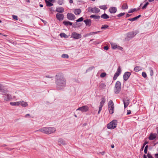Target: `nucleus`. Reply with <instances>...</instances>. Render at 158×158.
I'll return each instance as SVG.
<instances>
[{
	"label": "nucleus",
	"instance_id": "1",
	"mask_svg": "<svg viewBox=\"0 0 158 158\" xmlns=\"http://www.w3.org/2000/svg\"><path fill=\"white\" fill-rule=\"evenodd\" d=\"M55 83L58 90L63 89L66 85V81L62 75L58 74L56 76Z\"/></svg>",
	"mask_w": 158,
	"mask_h": 158
},
{
	"label": "nucleus",
	"instance_id": "2",
	"mask_svg": "<svg viewBox=\"0 0 158 158\" xmlns=\"http://www.w3.org/2000/svg\"><path fill=\"white\" fill-rule=\"evenodd\" d=\"M8 92L7 89L2 91V94L3 95L2 98L5 101H10L12 99V96L8 94Z\"/></svg>",
	"mask_w": 158,
	"mask_h": 158
},
{
	"label": "nucleus",
	"instance_id": "3",
	"mask_svg": "<svg viewBox=\"0 0 158 158\" xmlns=\"http://www.w3.org/2000/svg\"><path fill=\"white\" fill-rule=\"evenodd\" d=\"M121 90V83L119 81H117L115 85L114 89V92L115 94H118Z\"/></svg>",
	"mask_w": 158,
	"mask_h": 158
},
{
	"label": "nucleus",
	"instance_id": "4",
	"mask_svg": "<svg viewBox=\"0 0 158 158\" xmlns=\"http://www.w3.org/2000/svg\"><path fill=\"white\" fill-rule=\"evenodd\" d=\"M117 122V121L116 120H113L111 122L107 124V128L108 129H114L116 127Z\"/></svg>",
	"mask_w": 158,
	"mask_h": 158
},
{
	"label": "nucleus",
	"instance_id": "5",
	"mask_svg": "<svg viewBox=\"0 0 158 158\" xmlns=\"http://www.w3.org/2000/svg\"><path fill=\"white\" fill-rule=\"evenodd\" d=\"M114 105L113 102L112 100H110L108 102V109L109 113L110 114H112L114 113Z\"/></svg>",
	"mask_w": 158,
	"mask_h": 158
},
{
	"label": "nucleus",
	"instance_id": "6",
	"mask_svg": "<svg viewBox=\"0 0 158 158\" xmlns=\"http://www.w3.org/2000/svg\"><path fill=\"white\" fill-rule=\"evenodd\" d=\"M88 11L94 14H98L100 11V10L96 7H89L88 8Z\"/></svg>",
	"mask_w": 158,
	"mask_h": 158
},
{
	"label": "nucleus",
	"instance_id": "7",
	"mask_svg": "<svg viewBox=\"0 0 158 158\" xmlns=\"http://www.w3.org/2000/svg\"><path fill=\"white\" fill-rule=\"evenodd\" d=\"M89 110V107L87 106H82L79 107L76 110L81 111L82 112H86Z\"/></svg>",
	"mask_w": 158,
	"mask_h": 158
},
{
	"label": "nucleus",
	"instance_id": "8",
	"mask_svg": "<svg viewBox=\"0 0 158 158\" xmlns=\"http://www.w3.org/2000/svg\"><path fill=\"white\" fill-rule=\"evenodd\" d=\"M71 37L76 40L79 39L81 37V34L77 33L76 32H73L71 34Z\"/></svg>",
	"mask_w": 158,
	"mask_h": 158
},
{
	"label": "nucleus",
	"instance_id": "9",
	"mask_svg": "<svg viewBox=\"0 0 158 158\" xmlns=\"http://www.w3.org/2000/svg\"><path fill=\"white\" fill-rule=\"evenodd\" d=\"M121 73V69L120 66H119L118 68L117 71L116 73H115L114 76L113 77V80H115L118 77V76Z\"/></svg>",
	"mask_w": 158,
	"mask_h": 158
},
{
	"label": "nucleus",
	"instance_id": "10",
	"mask_svg": "<svg viewBox=\"0 0 158 158\" xmlns=\"http://www.w3.org/2000/svg\"><path fill=\"white\" fill-rule=\"evenodd\" d=\"M67 19L70 20H73L75 19V15L72 13H68L67 15Z\"/></svg>",
	"mask_w": 158,
	"mask_h": 158
},
{
	"label": "nucleus",
	"instance_id": "11",
	"mask_svg": "<svg viewBox=\"0 0 158 158\" xmlns=\"http://www.w3.org/2000/svg\"><path fill=\"white\" fill-rule=\"evenodd\" d=\"M111 45L112 48L114 49H117L119 50H122L123 49L122 47L117 45L116 44L112 43L111 44Z\"/></svg>",
	"mask_w": 158,
	"mask_h": 158
},
{
	"label": "nucleus",
	"instance_id": "12",
	"mask_svg": "<svg viewBox=\"0 0 158 158\" xmlns=\"http://www.w3.org/2000/svg\"><path fill=\"white\" fill-rule=\"evenodd\" d=\"M137 32L136 31H132L129 32L127 34V37L129 38H132L134 37Z\"/></svg>",
	"mask_w": 158,
	"mask_h": 158
},
{
	"label": "nucleus",
	"instance_id": "13",
	"mask_svg": "<svg viewBox=\"0 0 158 158\" xmlns=\"http://www.w3.org/2000/svg\"><path fill=\"white\" fill-rule=\"evenodd\" d=\"M56 129L54 127H47V131L48 132V134L54 133L56 131Z\"/></svg>",
	"mask_w": 158,
	"mask_h": 158
},
{
	"label": "nucleus",
	"instance_id": "14",
	"mask_svg": "<svg viewBox=\"0 0 158 158\" xmlns=\"http://www.w3.org/2000/svg\"><path fill=\"white\" fill-rule=\"evenodd\" d=\"M131 75V73L129 72H127L124 73L123 78L124 80L127 81Z\"/></svg>",
	"mask_w": 158,
	"mask_h": 158
},
{
	"label": "nucleus",
	"instance_id": "15",
	"mask_svg": "<svg viewBox=\"0 0 158 158\" xmlns=\"http://www.w3.org/2000/svg\"><path fill=\"white\" fill-rule=\"evenodd\" d=\"M58 143L59 145H65L66 144V142L62 139L60 138L58 140Z\"/></svg>",
	"mask_w": 158,
	"mask_h": 158
},
{
	"label": "nucleus",
	"instance_id": "16",
	"mask_svg": "<svg viewBox=\"0 0 158 158\" xmlns=\"http://www.w3.org/2000/svg\"><path fill=\"white\" fill-rule=\"evenodd\" d=\"M56 17L57 19L60 21L63 20L64 18L63 14L60 13H57L56 14Z\"/></svg>",
	"mask_w": 158,
	"mask_h": 158
},
{
	"label": "nucleus",
	"instance_id": "17",
	"mask_svg": "<svg viewBox=\"0 0 158 158\" xmlns=\"http://www.w3.org/2000/svg\"><path fill=\"white\" fill-rule=\"evenodd\" d=\"M36 131H40L44 133L48 134V132L47 131V127L42 128L39 130H37Z\"/></svg>",
	"mask_w": 158,
	"mask_h": 158
},
{
	"label": "nucleus",
	"instance_id": "18",
	"mask_svg": "<svg viewBox=\"0 0 158 158\" xmlns=\"http://www.w3.org/2000/svg\"><path fill=\"white\" fill-rule=\"evenodd\" d=\"M117 9L115 7H110L109 9V11L111 14H114L116 12Z\"/></svg>",
	"mask_w": 158,
	"mask_h": 158
},
{
	"label": "nucleus",
	"instance_id": "19",
	"mask_svg": "<svg viewBox=\"0 0 158 158\" xmlns=\"http://www.w3.org/2000/svg\"><path fill=\"white\" fill-rule=\"evenodd\" d=\"M20 105L23 107H26L28 106L27 103V102H24L23 101H20Z\"/></svg>",
	"mask_w": 158,
	"mask_h": 158
},
{
	"label": "nucleus",
	"instance_id": "20",
	"mask_svg": "<svg viewBox=\"0 0 158 158\" xmlns=\"http://www.w3.org/2000/svg\"><path fill=\"white\" fill-rule=\"evenodd\" d=\"M156 137V134L151 133L149 137V139L150 140H153Z\"/></svg>",
	"mask_w": 158,
	"mask_h": 158
},
{
	"label": "nucleus",
	"instance_id": "21",
	"mask_svg": "<svg viewBox=\"0 0 158 158\" xmlns=\"http://www.w3.org/2000/svg\"><path fill=\"white\" fill-rule=\"evenodd\" d=\"M84 22L85 23L86 26L89 27H90L91 26V22L90 19H87L85 20H84Z\"/></svg>",
	"mask_w": 158,
	"mask_h": 158
},
{
	"label": "nucleus",
	"instance_id": "22",
	"mask_svg": "<svg viewBox=\"0 0 158 158\" xmlns=\"http://www.w3.org/2000/svg\"><path fill=\"white\" fill-rule=\"evenodd\" d=\"M99 87L100 90H104L106 89V85L104 83H101L100 84Z\"/></svg>",
	"mask_w": 158,
	"mask_h": 158
},
{
	"label": "nucleus",
	"instance_id": "23",
	"mask_svg": "<svg viewBox=\"0 0 158 158\" xmlns=\"http://www.w3.org/2000/svg\"><path fill=\"white\" fill-rule=\"evenodd\" d=\"M20 101L18 102H10V104L12 106H20Z\"/></svg>",
	"mask_w": 158,
	"mask_h": 158
},
{
	"label": "nucleus",
	"instance_id": "24",
	"mask_svg": "<svg viewBox=\"0 0 158 158\" xmlns=\"http://www.w3.org/2000/svg\"><path fill=\"white\" fill-rule=\"evenodd\" d=\"M123 101L124 104V107L125 108L129 105V100L128 99H127L125 100H123Z\"/></svg>",
	"mask_w": 158,
	"mask_h": 158
},
{
	"label": "nucleus",
	"instance_id": "25",
	"mask_svg": "<svg viewBox=\"0 0 158 158\" xmlns=\"http://www.w3.org/2000/svg\"><path fill=\"white\" fill-rule=\"evenodd\" d=\"M64 8L62 7H59L57 8L56 10V12L61 13L64 12Z\"/></svg>",
	"mask_w": 158,
	"mask_h": 158
},
{
	"label": "nucleus",
	"instance_id": "26",
	"mask_svg": "<svg viewBox=\"0 0 158 158\" xmlns=\"http://www.w3.org/2000/svg\"><path fill=\"white\" fill-rule=\"evenodd\" d=\"M74 13L76 15H79L81 12L80 9H76L74 10L73 11Z\"/></svg>",
	"mask_w": 158,
	"mask_h": 158
},
{
	"label": "nucleus",
	"instance_id": "27",
	"mask_svg": "<svg viewBox=\"0 0 158 158\" xmlns=\"http://www.w3.org/2000/svg\"><path fill=\"white\" fill-rule=\"evenodd\" d=\"M90 18H93L95 19H99L100 18V16L96 15H93L90 16Z\"/></svg>",
	"mask_w": 158,
	"mask_h": 158
},
{
	"label": "nucleus",
	"instance_id": "28",
	"mask_svg": "<svg viewBox=\"0 0 158 158\" xmlns=\"http://www.w3.org/2000/svg\"><path fill=\"white\" fill-rule=\"evenodd\" d=\"M142 68L139 66H136L134 69V71L135 72H138L142 69Z\"/></svg>",
	"mask_w": 158,
	"mask_h": 158
},
{
	"label": "nucleus",
	"instance_id": "29",
	"mask_svg": "<svg viewBox=\"0 0 158 158\" xmlns=\"http://www.w3.org/2000/svg\"><path fill=\"white\" fill-rule=\"evenodd\" d=\"M63 23L65 25L67 26L69 25L71 26L73 23L69 21H64L63 22Z\"/></svg>",
	"mask_w": 158,
	"mask_h": 158
},
{
	"label": "nucleus",
	"instance_id": "30",
	"mask_svg": "<svg viewBox=\"0 0 158 158\" xmlns=\"http://www.w3.org/2000/svg\"><path fill=\"white\" fill-rule=\"evenodd\" d=\"M101 17L103 19H107L109 18V16L106 13L102 15Z\"/></svg>",
	"mask_w": 158,
	"mask_h": 158
},
{
	"label": "nucleus",
	"instance_id": "31",
	"mask_svg": "<svg viewBox=\"0 0 158 158\" xmlns=\"http://www.w3.org/2000/svg\"><path fill=\"white\" fill-rule=\"evenodd\" d=\"M106 102L105 99L104 98H102L101 99V101L100 102V105L101 106H103Z\"/></svg>",
	"mask_w": 158,
	"mask_h": 158
},
{
	"label": "nucleus",
	"instance_id": "32",
	"mask_svg": "<svg viewBox=\"0 0 158 158\" xmlns=\"http://www.w3.org/2000/svg\"><path fill=\"white\" fill-rule=\"evenodd\" d=\"M60 35L62 37H63L65 38H68V36L64 33H61Z\"/></svg>",
	"mask_w": 158,
	"mask_h": 158
},
{
	"label": "nucleus",
	"instance_id": "33",
	"mask_svg": "<svg viewBox=\"0 0 158 158\" xmlns=\"http://www.w3.org/2000/svg\"><path fill=\"white\" fill-rule=\"evenodd\" d=\"M45 2H46L47 5L48 6H51L53 5V4L51 3L50 2H49L47 0L45 1Z\"/></svg>",
	"mask_w": 158,
	"mask_h": 158
},
{
	"label": "nucleus",
	"instance_id": "34",
	"mask_svg": "<svg viewBox=\"0 0 158 158\" xmlns=\"http://www.w3.org/2000/svg\"><path fill=\"white\" fill-rule=\"evenodd\" d=\"M122 8L123 9H126L128 8V6L127 4L124 3L122 6Z\"/></svg>",
	"mask_w": 158,
	"mask_h": 158
},
{
	"label": "nucleus",
	"instance_id": "35",
	"mask_svg": "<svg viewBox=\"0 0 158 158\" xmlns=\"http://www.w3.org/2000/svg\"><path fill=\"white\" fill-rule=\"evenodd\" d=\"M100 32H101V31H96V32H90V33H89L88 34H89V35H94V34H97Z\"/></svg>",
	"mask_w": 158,
	"mask_h": 158
},
{
	"label": "nucleus",
	"instance_id": "36",
	"mask_svg": "<svg viewBox=\"0 0 158 158\" xmlns=\"http://www.w3.org/2000/svg\"><path fill=\"white\" fill-rule=\"evenodd\" d=\"M108 27V26L107 25H103L102 27L101 28L102 29H105L106 28H107Z\"/></svg>",
	"mask_w": 158,
	"mask_h": 158
},
{
	"label": "nucleus",
	"instance_id": "37",
	"mask_svg": "<svg viewBox=\"0 0 158 158\" xmlns=\"http://www.w3.org/2000/svg\"><path fill=\"white\" fill-rule=\"evenodd\" d=\"M141 16V15H139L137 16H136L134 18H132L133 21L137 20L138 19H139L140 17Z\"/></svg>",
	"mask_w": 158,
	"mask_h": 158
},
{
	"label": "nucleus",
	"instance_id": "38",
	"mask_svg": "<svg viewBox=\"0 0 158 158\" xmlns=\"http://www.w3.org/2000/svg\"><path fill=\"white\" fill-rule=\"evenodd\" d=\"M149 4V3L148 2H147L142 7V8L143 9H144L146 8L147 6Z\"/></svg>",
	"mask_w": 158,
	"mask_h": 158
},
{
	"label": "nucleus",
	"instance_id": "39",
	"mask_svg": "<svg viewBox=\"0 0 158 158\" xmlns=\"http://www.w3.org/2000/svg\"><path fill=\"white\" fill-rule=\"evenodd\" d=\"M61 57L63 58H68L69 57V56L67 54H63L61 55Z\"/></svg>",
	"mask_w": 158,
	"mask_h": 158
},
{
	"label": "nucleus",
	"instance_id": "40",
	"mask_svg": "<svg viewBox=\"0 0 158 158\" xmlns=\"http://www.w3.org/2000/svg\"><path fill=\"white\" fill-rule=\"evenodd\" d=\"M99 8H101V9H103L104 10H105L107 9L106 6L105 5L100 6H99Z\"/></svg>",
	"mask_w": 158,
	"mask_h": 158
},
{
	"label": "nucleus",
	"instance_id": "41",
	"mask_svg": "<svg viewBox=\"0 0 158 158\" xmlns=\"http://www.w3.org/2000/svg\"><path fill=\"white\" fill-rule=\"evenodd\" d=\"M58 3L60 5H62L64 3V1L63 0H58Z\"/></svg>",
	"mask_w": 158,
	"mask_h": 158
},
{
	"label": "nucleus",
	"instance_id": "42",
	"mask_svg": "<svg viewBox=\"0 0 158 158\" xmlns=\"http://www.w3.org/2000/svg\"><path fill=\"white\" fill-rule=\"evenodd\" d=\"M149 69L150 70V75L151 76H152L153 74V71L151 68H150Z\"/></svg>",
	"mask_w": 158,
	"mask_h": 158
},
{
	"label": "nucleus",
	"instance_id": "43",
	"mask_svg": "<svg viewBox=\"0 0 158 158\" xmlns=\"http://www.w3.org/2000/svg\"><path fill=\"white\" fill-rule=\"evenodd\" d=\"M106 75V73H101L100 75V77H104Z\"/></svg>",
	"mask_w": 158,
	"mask_h": 158
},
{
	"label": "nucleus",
	"instance_id": "44",
	"mask_svg": "<svg viewBox=\"0 0 158 158\" xmlns=\"http://www.w3.org/2000/svg\"><path fill=\"white\" fill-rule=\"evenodd\" d=\"M3 87L1 84H0V91L2 93V90H6V89H3Z\"/></svg>",
	"mask_w": 158,
	"mask_h": 158
},
{
	"label": "nucleus",
	"instance_id": "45",
	"mask_svg": "<svg viewBox=\"0 0 158 158\" xmlns=\"http://www.w3.org/2000/svg\"><path fill=\"white\" fill-rule=\"evenodd\" d=\"M148 147V145H147L145 148L144 150V152L145 154L147 153V152Z\"/></svg>",
	"mask_w": 158,
	"mask_h": 158
},
{
	"label": "nucleus",
	"instance_id": "46",
	"mask_svg": "<svg viewBox=\"0 0 158 158\" xmlns=\"http://www.w3.org/2000/svg\"><path fill=\"white\" fill-rule=\"evenodd\" d=\"M103 106L100 105L99 106V110L98 112V114H99L100 111L102 110V107Z\"/></svg>",
	"mask_w": 158,
	"mask_h": 158
},
{
	"label": "nucleus",
	"instance_id": "47",
	"mask_svg": "<svg viewBox=\"0 0 158 158\" xmlns=\"http://www.w3.org/2000/svg\"><path fill=\"white\" fill-rule=\"evenodd\" d=\"M83 20V18L81 17L79 19H77L76 20V21L77 22H81V21H82Z\"/></svg>",
	"mask_w": 158,
	"mask_h": 158
},
{
	"label": "nucleus",
	"instance_id": "48",
	"mask_svg": "<svg viewBox=\"0 0 158 158\" xmlns=\"http://www.w3.org/2000/svg\"><path fill=\"white\" fill-rule=\"evenodd\" d=\"M142 76L144 78L147 77V74L145 72H143L142 73Z\"/></svg>",
	"mask_w": 158,
	"mask_h": 158
},
{
	"label": "nucleus",
	"instance_id": "49",
	"mask_svg": "<svg viewBox=\"0 0 158 158\" xmlns=\"http://www.w3.org/2000/svg\"><path fill=\"white\" fill-rule=\"evenodd\" d=\"M135 10H136L135 9H131L128 11V13H132L133 12H134V11H135Z\"/></svg>",
	"mask_w": 158,
	"mask_h": 158
},
{
	"label": "nucleus",
	"instance_id": "50",
	"mask_svg": "<svg viewBox=\"0 0 158 158\" xmlns=\"http://www.w3.org/2000/svg\"><path fill=\"white\" fill-rule=\"evenodd\" d=\"M124 14H125V13H120V14H118L117 15V16L118 17H121V16L124 15Z\"/></svg>",
	"mask_w": 158,
	"mask_h": 158
},
{
	"label": "nucleus",
	"instance_id": "51",
	"mask_svg": "<svg viewBox=\"0 0 158 158\" xmlns=\"http://www.w3.org/2000/svg\"><path fill=\"white\" fill-rule=\"evenodd\" d=\"M13 18L16 20H18V17L16 15H13Z\"/></svg>",
	"mask_w": 158,
	"mask_h": 158
},
{
	"label": "nucleus",
	"instance_id": "52",
	"mask_svg": "<svg viewBox=\"0 0 158 158\" xmlns=\"http://www.w3.org/2000/svg\"><path fill=\"white\" fill-rule=\"evenodd\" d=\"M148 158H154L149 153L148 154Z\"/></svg>",
	"mask_w": 158,
	"mask_h": 158
},
{
	"label": "nucleus",
	"instance_id": "53",
	"mask_svg": "<svg viewBox=\"0 0 158 158\" xmlns=\"http://www.w3.org/2000/svg\"><path fill=\"white\" fill-rule=\"evenodd\" d=\"M131 114V111L130 110H128L127 111V114L128 115Z\"/></svg>",
	"mask_w": 158,
	"mask_h": 158
},
{
	"label": "nucleus",
	"instance_id": "54",
	"mask_svg": "<svg viewBox=\"0 0 158 158\" xmlns=\"http://www.w3.org/2000/svg\"><path fill=\"white\" fill-rule=\"evenodd\" d=\"M104 49L106 50H107L108 49V47L107 46H105L104 47Z\"/></svg>",
	"mask_w": 158,
	"mask_h": 158
},
{
	"label": "nucleus",
	"instance_id": "55",
	"mask_svg": "<svg viewBox=\"0 0 158 158\" xmlns=\"http://www.w3.org/2000/svg\"><path fill=\"white\" fill-rule=\"evenodd\" d=\"M94 67L92 66V67H89V70H91L92 69H94Z\"/></svg>",
	"mask_w": 158,
	"mask_h": 158
},
{
	"label": "nucleus",
	"instance_id": "56",
	"mask_svg": "<svg viewBox=\"0 0 158 158\" xmlns=\"http://www.w3.org/2000/svg\"><path fill=\"white\" fill-rule=\"evenodd\" d=\"M30 116V114H27L25 115V117L27 118L28 117H29Z\"/></svg>",
	"mask_w": 158,
	"mask_h": 158
},
{
	"label": "nucleus",
	"instance_id": "57",
	"mask_svg": "<svg viewBox=\"0 0 158 158\" xmlns=\"http://www.w3.org/2000/svg\"><path fill=\"white\" fill-rule=\"evenodd\" d=\"M155 158H158V153L155 154Z\"/></svg>",
	"mask_w": 158,
	"mask_h": 158
},
{
	"label": "nucleus",
	"instance_id": "58",
	"mask_svg": "<svg viewBox=\"0 0 158 158\" xmlns=\"http://www.w3.org/2000/svg\"><path fill=\"white\" fill-rule=\"evenodd\" d=\"M148 143V142L146 141L144 142V144H143V146H145L146 144H147V143Z\"/></svg>",
	"mask_w": 158,
	"mask_h": 158
},
{
	"label": "nucleus",
	"instance_id": "59",
	"mask_svg": "<svg viewBox=\"0 0 158 158\" xmlns=\"http://www.w3.org/2000/svg\"><path fill=\"white\" fill-rule=\"evenodd\" d=\"M88 36H89V34L88 33V34H86L85 35H84L83 36L84 37H86Z\"/></svg>",
	"mask_w": 158,
	"mask_h": 158
},
{
	"label": "nucleus",
	"instance_id": "60",
	"mask_svg": "<svg viewBox=\"0 0 158 158\" xmlns=\"http://www.w3.org/2000/svg\"><path fill=\"white\" fill-rule=\"evenodd\" d=\"M130 16H131L130 15H129V14H127V15L126 17H129Z\"/></svg>",
	"mask_w": 158,
	"mask_h": 158
},
{
	"label": "nucleus",
	"instance_id": "61",
	"mask_svg": "<svg viewBox=\"0 0 158 158\" xmlns=\"http://www.w3.org/2000/svg\"><path fill=\"white\" fill-rule=\"evenodd\" d=\"M128 20H129V21H133V20H132V18H131V19H128Z\"/></svg>",
	"mask_w": 158,
	"mask_h": 158
},
{
	"label": "nucleus",
	"instance_id": "62",
	"mask_svg": "<svg viewBox=\"0 0 158 158\" xmlns=\"http://www.w3.org/2000/svg\"><path fill=\"white\" fill-rule=\"evenodd\" d=\"M69 2L70 3H72L73 2V0H69Z\"/></svg>",
	"mask_w": 158,
	"mask_h": 158
},
{
	"label": "nucleus",
	"instance_id": "63",
	"mask_svg": "<svg viewBox=\"0 0 158 158\" xmlns=\"http://www.w3.org/2000/svg\"><path fill=\"white\" fill-rule=\"evenodd\" d=\"M143 158H147L146 155H143Z\"/></svg>",
	"mask_w": 158,
	"mask_h": 158
},
{
	"label": "nucleus",
	"instance_id": "64",
	"mask_svg": "<svg viewBox=\"0 0 158 158\" xmlns=\"http://www.w3.org/2000/svg\"><path fill=\"white\" fill-rule=\"evenodd\" d=\"M40 20L43 22L44 23H45L44 22H45L46 23V22H45V21H44V20L41 19H40Z\"/></svg>",
	"mask_w": 158,
	"mask_h": 158
}]
</instances>
